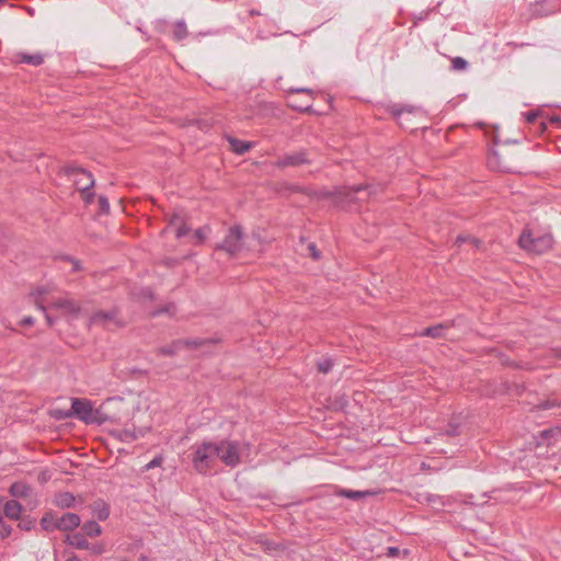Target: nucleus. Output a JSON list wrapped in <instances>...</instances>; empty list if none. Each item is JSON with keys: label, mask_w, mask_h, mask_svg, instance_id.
I'll list each match as a JSON object with an SVG mask.
<instances>
[{"label": "nucleus", "mask_w": 561, "mask_h": 561, "mask_svg": "<svg viewBox=\"0 0 561 561\" xmlns=\"http://www.w3.org/2000/svg\"><path fill=\"white\" fill-rule=\"evenodd\" d=\"M142 294L144 296H147V297H152V291L150 288H146V289H142Z\"/></svg>", "instance_id": "obj_50"}, {"label": "nucleus", "mask_w": 561, "mask_h": 561, "mask_svg": "<svg viewBox=\"0 0 561 561\" xmlns=\"http://www.w3.org/2000/svg\"><path fill=\"white\" fill-rule=\"evenodd\" d=\"M469 240H471L473 243H478V241L476 239H471L470 237L458 236L456 238V244H462Z\"/></svg>", "instance_id": "obj_47"}, {"label": "nucleus", "mask_w": 561, "mask_h": 561, "mask_svg": "<svg viewBox=\"0 0 561 561\" xmlns=\"http://www.w3.org/2000/svg\"><path fill=\"white\" fill-rule=\"evenodd\" d=\"M433 497H434V495H428V496H427V501H428V502H432V501H433Z\"/></svg>", "instance_id": "obj_58"}, {"label": "nucleus", "mask_w": 561, "mask_h": 561, "mask_svg": "<svg viewBox=\"0 0 561 561\" xmlns=\"http://www.w3.org/2000/svg\"><path fill=\"white\" fill-rule=\"evenodd\" d=\"M33 323H34V318H33V317H31V316L24 317V318L21 320V322H20V324H21V325H24V327H25V325H32Z\"/></svg>", "instance_id": "obj_49"}, {"label": "nucleus", "mask_w": 561, "mask_h": 561, "mask_svg": "<svg viewBox=\"0 0 561 561\" xmlns=\"http://www.w3.org/2000/svg\"><path fill=\"white\" fill-rule=\"evenodd\" d=\"M518 244L528 252L542 254L552 249L553 237L550 233L534 236L530 230H524L519 236Z\"/></svg>", "instance_id": "obj_4"}, {"label": "nucleus", "mask_w": 561, "mask_h": 561, "mask_svg": "<svg viewBox=\"0 0 561 561\" xmlns=\"http://www.w3.org/2000/svg\"><path fill=\"white\" fill-rule=\"evenodd\" d=\"M182 341V347L183 346H186V347H190V348H198L205 344H208V343H216L217 340H213V339H199V337H196V339H186V340H181Z\"/></svg>", "instance_id": "obj_24"}, {"label": "nucleus", "mask_w": 561, "mask_h": 561, "mask_svg": "<svg viewBox=\"0 0 561 561\" xmlns=\"http://www.w3.org/2000/svg\"><path fill=\"white\" fill-rule=\"evenodd\" d=\"M283 193L291 194V193H305L307 194V190L300 185L297 184H284V191Z\"/></svg>", "instance_id": "obj_31"}, {"label": "nucleus", "mask_w": 561, "mask_h": 561, "mask_svg": "<svg viewBox=\"0 0 561 561\" xmlns=\"http://www.w3.org/2000/svg\"><path fill=\"white\" fill-rule=\"evenodd\" d=\"M312 163L309 151L300 149L297 151L286 152L278 157L275 161V167L278 169H286L289 167L297 168L301 165H309Z\"/></svg>", "instance_id": "obj_8"}, {"label": "nucleus", "mask_w": 561, "mask_h": 561, "mask_svg": "<svg viewBox=\"0 0 561 561\" xmlns=\"http://www.w3.org/2000/svg\"><path fill=\"white\" fill-rule=\"evenodd\" d=\"M402 552H403L404 557L409 556V553H410V551L408 549H404Z\"/></svg>", "instance_id": "obj_57"}, {"label": "nucleus", "mask_w": 561, "mask_h": 561, "mask_svg": "<svg viewBox=\"0 0 561 561\" xmlns=\"http://www.w3.org/2000/svg\"><path fill=\"white\" fill-rule=\"evenodd\" d=\"M546 128H547L546 123L541 122L540 123V130L543 131Z\"/></svg>", "instance_id": "obj_54"}, {"label": "nucleus", "mask_w": 561, "mask_h": 561, "mask_svg": "<svg viewBox=\"0 0 561 561\" xmlns=\"http://www.w3.org/2000/svg\"><path fill=\"white\" fill-rule=\"evenodd\" d=\"M190 227L187 225H185L184 222H182L181 225H179L176 227V231H175V237L178 239H181L183 237H185L188 232H190Z\"/></svg>", "instance_id": "obj_38"}, {"label": "nucleus", "mask_w": 561, "mask_h": 561, "mask_svg": "<svg viewBox=\"0 0 561 561\" xmlns=\"http://www.w3.org/2000/svg\"><path fill=\"white\" fill-rule=\"evenodd\" d=\"M287 93L289 96L291 94H307L310 96V99H313L314 91L308 88H290Z\"/></svg>", "instance_id": "obj_35"}, {"label": "nucleus", "mask_w": 561, "mask_h": 561, "mask_svg": "<svg viewBox=\"0 0 561 561\" xmlns=\"http://www.w3.org/2000/svg\"><path fill=\"white\" fill-rule=\"evenodd\" d=\"M81 518L76 513H65L58 516V530L60 531H72L80 526Z\"/></svg>", "instance_id": "obj_10"}, {"label": "nucleus", "mask_w": 561, "mask_h": 561, "mask_svg": "<svg viewBox=\"0 0 561 561\" xmlns=\"http://www.w3.org/2000/svg\"><path fill=\"white\" fill-rule=\"evenodd\" d=\"M19 528L25 531H30L35 527V519L31 517L22 518L19 523Z\"/></svg>", "instance_id": "obj_32"}, {"label": "nucleus", "mask_w": 561, "mask_h": 561, "mask_svg": "<svg viewBox=\"0 0 561 561\" xmlns=\"http://www.w3.org/2000/svg\"><path fill=\"white\" fill-rule=\"evenodd\" d=\"M174 308H175V306L173 304H169V305H167L165 307H163L161 309L154 310L152 312V316L156 317V316H159L161 313H170Z\"/></svg>", "instance_id": "obj_41"}, {"label": "nucleus", "mask_w": 561, "mask_h": 561, "mask_svg": "<svg viewBox=\"0 0 561 561\" xmlns=\"http://www.w3.org/2000/svg\"><path fill=\"white\" fill-rule=\"evenodd\" d=\"M91 323L94 325L108 327L111 323L119 325L121 322L117 320V310L112 309L108 311H98L91 316Z\"/></svg>", "instance_id": "obj_9"}, {"label": "nucleus", "mask_w": 561, "mask_h": 561, "mask_svg": "<svg viewBox=\"0 0 561 561\" xmlns=\"http://www.w3.org/2000/svg\"><path fill=\"white\" fill-rule=\"evenodd\" d=\"M550 122L553 123V124H560L561 123V119L559 116H552L550 118Z\"/></svg>", "instance_id": "obj_51"}, {"label": "nucleus", "mask_w": 561, "mask_h": 561, "mask_svg": "<svg viewBox=\"0 0 561 561\" xmlns=\"http://www.w3.org/2000/svg\"><path fill=\"white\" fill-rule=\"evenodd\" d=\"M87 536L81 533H76L72 536L67 537V541L70 546L77 549H90V543L85 538Z\"/></svg>", "instance_id": "obj_22"}, {"label": "nucleus", "mask_w": 561, "mask_h": 561, "mask_svg": "<svg viewBox=\"0 0 561 561\" xmlns=\"http://www.w3.org/2000/svg\"><path fill=\"white\" fill-rule=\"evenodd\" d=\"M9 492L13 497H27L31 493V486L18 481L11 484Z\"/></svg>", "instance_id": "obj_19"}, {"label": "nucleus", "mask_w": 561, "mask_h": 561, "mask_svg": "<svg viewBox=\"0 0 561 561\" xmlns=\"http://www.w3.org/2000/svg\"><path fill=\"white\" fill-rule=\"evenodd\" d=\"M218 450L217 459L226 466L234 468L240 463L239 443L236 440L221 439L215 443Z\"/></svg>", "instance_id": "obj_6"}, {"label": "nucleus", "mask_w": 561, "mask_h": 561, "mask_svg": "<svg viewBox=\"0 0 561 561\" xmlns=\"http://www.w3.org/2000/svg\"><path fill=\"white\" fill-rule=\"evenodd\" d=\"M79 268V263L76 261L73 262V270L77 271Z\"/></svg>", "instance_id": "obj_56"}, {"label": "nucleus", "mask_w": 561, "mask_h": 561, "mask_svg": "<svg viewBox=\"0 0 561 561\" xmlns=\"http://www.w3.org/2000/svg\"><path fill=\"white\" fill-rule=\"evenodd\" d=\"M556 405H557V404H556V402H554V401L547 400V401H545V402L540 403V404L538 405V408H539V409H541V410H548V409H551V408H553V407H556Z\"/></svg>", "instance_id": "obj_46"}, {"label": "nucleus", "mask_w": 561, "mask_h": 561, "mask_svg": "<svg viewBox=\"0 0 561 561\" xmlns=\"http://www.w3.org/2000/svg\"><path fill=\"white\" fill-rule=\"evenodd\" d=\"M75 502V495L70 492H59L54 496V504L62 510L72 507Z\"/></svg>", "instance_id": "obj_16"}, {"label": "nucleus", "mask_w": 561, "mask_h": 561, "mask_svg": "<svg viewBox=\"0 0 561 561\" xmlns=\"http://www.w3.org/2000/svg\"><path fill=\"white\" fill-rule=\"evenodd\" d=\"M53 306L57 309H65L71 313H76L80 309L75 300L68 298H58L53 302Z\"/></svg>", "instance_id": "obj_21"}, {"label": "nucleus", "mask_w": 561, "mask_h": 561, "mask_svg": "<svg viewBox=\"0 0 561 561\" xmlns=\"http://www.w3.org/2000/svg\"><path fill=\"white\" fill-rule=\"evenodd\" d=\"M288 105L296 110V111H299V112H304V113H308V112H311V108H312V104L311 103H307V104H296V102H294L293 100H288Z\"/></svg>", "instance_id": "obj_33"}, {"label": "nucleus", "mask_w": 561, "mask_h": 561, "mask_svg": "<svg viewBox=\"0 0 561 561\" xmlns=\"http://www.w3.org/2000/svg\"><path fill=\"white\" fill-rule=\"evenodd\" d=\"M249 14H250V15H252V16H254V15H260L261 13H260V11H257V10H255V9H251V10L249 11Z\"/></svg>", "instance_id": "obj_52"}, {"label": "nucleus", "mask_w": 561, "mask_h": 561, "mask_svg": "<svg viewBox=\"0 0 561 561\" xmlns=\"http://www.w3.org/2000/svg\"><path fill=\"white\" fill-rule=\"evenodd\" d=\"M92 550H93V552H95V553H101V552L103 551L102 547H99V546H98V547H96V546H94V547L92 548Z\"/></svg>", "instance_id": "obj_53"}, {"label": "nucleus", "mask_w": 561, "mask_h": 561, "mask_svg": "<svg viewBox=\"0 0 561 561\" xmlns=\"http://www.w3.org/2000/svg\"><path fill=\"white\" fill-rule=\"evenodd\" d=\"M65 173L73 179V184L80 192L90 191L94 187V178L90 171L76 164H69L65 168Z\"/></svg>", "instance_id": "obj_7"}, {"label": "nucleus", "mask_w": 561, "mask_h": 561, "mask_svg": "<svg viewBox=\"0 0 561 561\" xmlns=\"http://www.w3.org/2000/svg\"><path fill=\"white\" fill-rule=\"evenodd\" d=\"M92 513L99 520L103 522L110 516V506L102 500L95 501L92 505Z\"/></svg>", "instance_id": "obj_17"}, {"label": "nucleus", "mask_w": 561, "mask_h": 561, "mask_svg": "<svg viewBox=\"0 0 561 561\" xmlns=\"http://www.w3.org/2000/svg\"><path fill=\"white\" fill-rule=\"evenodd\" d=\"M335 494L339 496H343V497L353 500V501H357V500L370 496L374 493L370 491H353V490L340 489L339 491L335 492Z\"/></svg>", "instance_id": "obj_20"}, {"label": "nucleus", "mask_w": 561, "mask_h": 561, "mask_svg": "<svg viewBox=\"0 0 561 561\" xmlns=\"http://www.w3.org/2000/svg\"><path fill=\"white\" fill-rule=\"evenodd\" d=\"M99 207L103 214H107L110 211V203L104 195L99 196Z\"/></svg>", "instance_id": "obj_37"}, {"label": "nucleus", "mask_w": 561, "mask_h": 561, "mask_svg": "<svg viewBox=\"0 0 561 561\" xmlns=\"http://www.w3.org/2000/svg\"><path fill=\"white\" fill-rule=\"evenodd\" d=\"M451 324L449 323H438L436 325L427 327L422 332H420V336H428L433 339H439L443 337L445 334V331L450 328Z\"/></svg>", "instance_id": "obj_15"}, {"label": "nucleus", "mask_w": 561, "mask_h": 561, "mask_svg": "<svg viewBox=\"0 0 561 561\" xmlns=\"http://www.w3.org/2000/svg\"><path fill=\"white\" fill-rule=\"evenodd\" d=\"M228 141L230 144L231 150L237 154H243L253 147L252 142L243 141L233 137H228Z\"/></svg>", "instance_id": "obj_18"}, {"label": "nucleus", "mask_w": 561, "mask_h": 561, "mask_svg": "<svg viewBox=\"0 0 561 561\" xmlns=\"http://www.w3.org/2000/svg\"><path fill=\"white\" fill-rule=\"evenodd\" d=\"M81 529L88 537H98L102 534V528L95 520L85 522Z\"/></svg>", "instance_id": "obj_23"}, {"label": "nucleus", "mask_w": 561, "mask_h": 561, "mask_svg": "<svg viewBox=\"0 0 561 561\" xmlns=\"http://www.w3.org/2000/svg\"><path fill=\"white\" fill-rule=\"evenodd\" d=\"M182 348V341H173L170 345L162 346L158 350L159 354L173 356Z\"/></svg>", "instance_id": "obj_25"}, {"label": "nucleus", "mask_w": 561, "mask_h": 561, "mask_svg": "<svg viewBox=\"0 0 561 561\" xmlns=\"http://www.w3.org/2000/svg\"><path fill=\"white\" fill-rule=\"evenodd\" d=\"M12 527L4 523V520L0 524V536L7 538L11 535Z\"/></svg>", "instance_id": "obj_39"}, {"label": "nucleus", "mask_w": 561, "mask_h": 561, "mask_svg": "<svg viewBox=\"0 0 561 561\" xmlns=\"http://www.w3.org/2000/svg\"><path fill=\"white\" fill-rule=\"evenodd\" d=\"M308 251L310 253V256L314 260H319L321 254H320V251L318 250L317 245L314 243H310L308 245Z\"/></svg>", "instance_id": "obj_40"}, {"label": "nucleus", "mask_w": 561, "mask_h": 561, "mask_svg": "<svg viewBox=\"0 0 561 561\" xmlns=\"http://www.w3.org/2000/svg\"><path fill=\"white\" fill-rule=\"evenodd\" d=\"M559 356L561 357V350H560V354H559Z\"/></svg>", "instance_id": "obj_62"}, {"label": "nucleus", "mask_w": 561, "mask_h": 561, "mask_svg": "<svg viewBox=\"0 0 561 561\" xmlns=\"http://www.w3.org/2000/svg\"><path fill=\"white\" fill-rule=\"evenodd\" d=\"M182 222H183V221H182V218H181V216H180L179 214H173V215L171 216L170 220H169V224H170L171 226H176V227H178L179 225H181Z\"/></svg>", "instance_id": "obj_45"}, {"label": "nucleus", "mask_w": 561, "mask_h": 561, "mask_svg": "<svg viewBox=\"0 0 561 561\" xmlns=\"http://www.w3.org/2000/svg\"><path fill=\"white\" fill-rule=\"evenodd\" d=\"M72 417L85 424H104L107 416L100 410L94 409L92 402L85 398H71Z\"/></svg>", "instance_id": "obj_3"}, {"label": "nucleus", "mask_w": 561, "mask_h": 561, "mask_svg": "<svg viewBox=\"0 0 561 561\" xmlns=\"http://www.w3.org/2000/svg\"><path fill=\"white\" fill-rule=\"evenodd\" d=\"M51 417L57 421H64L72 417L71 408L69 410L55 409L50 412Z\"/></svg>", "instance_id": "obj_29"}, {"label": "nucleus", "mask_w": 561, "mask_h": 561, "mask_svg": "<svg viewBox=\"0 0 561 561\" xmlns=\"http://www.w3.org/2000/svg\"><path fill=\"white\" fill-rule=\"evenodd\" d=\"M14 61L16 64H27V65L37 67L44 62V55L41 53H35V54L16 53L14 55Z\"/></svg>", "instance_id": "obj_11"}, {"label": "nucleus", "mask_w": 561, "mask_h": 561, "mask_svg": "<svg viewBox=\"0 0 561 561\" xmlns=\"http://www.w3.org/2000/svg\"><path fill=\"white\" fill-rule=\"evenodd\" d=\"M467 67H468V61L466 59H463L462 57H455L451 60V68L454 70L460 71V70L467 69Z\"/></svg>", "instance_id": "obj_30"}, {"label": "nucleus", "mask_w": 561, "mask_h": 561, "mask_svg": "<svg viewBox=\"0 0 561 561\" xmlns=\"http://www.w3.org/2000/svg\"><path fill=\"white\" fill-rule=\"evenodd\" d=\"M188 32L184 21H178L173 30V38L178 42L186 38Z\"/></svg>", "instance_id": "obj_26"}, {"label": "nucleus", "mask_w": 561, "mask_h": 561, "mask_svg": "<svg viewBox=\"0 0 561 561\" xmlns=\"http://www.w3.org/2000/svg\"><path fill=\"white\" fill-rule=\"evenodd\" d=\"M82 193V199L85 204H91L94 199V193L90 191L81 192Z\"/></svg>", "instance_id": "obj_42"}, {"label": "nucleus", "mask_w": 561, "mask_h": 561, "mask_svg": "<svg viewBox=\"0 0 561 561\" xmlns=\"http://www.w3.org/2000/svg\"><path fill=\"white\" fill-rule=\"evenodd\" d=\"M333 359L331 357H322L318 360V370L322 374H328L333 368Z\"/></svg>", "instance_id": "obj_28"}, {"label": "nucleus", "mask_w": 561, "mask_h": 561, "mask_svg": "<svg viewBox=\"0 0 561 561\" xmlns=\"http://www.w3.org/2000/svg\"><path fill=\"white\" fill-rule=\"evenodd\" d=\"M245 234L241 225H233L229 228L222 242L216 244V250H221L229 255H236L242 249V241Z\"/></svg>", "instance_id": "obj_5"}, {"label": "nucleus", "mask_w": 561, "mask_h": 561, "mask_svg": "<svg viewBox=\"0 0 561 561\" xmlns=\"http://www.w3.org/2000/svg\"><path fill=\"white\" fill-rule=\"evenodd\" d=\"M38 308L44 312L47 324L51 327L55 320L47 313L46 308L44 306L38 305Z\"/></svg>", "instance_id": "obj_48"}, {"label": "nucleus", "mask_w": 561, "mask_h": 561, "mask_svg": "<svg viewBox=\"0 0 561 561\" xmlns=\"http://www.w3.org/2000/svg\"><path fill=\"white\" fill-rule=\"evenodd\" d=\"M376 193V187L368 184L336 187L335 205L341 208H347L363 201L364 197L360 195H365V197L368 198Z\"/></svg>", "instance_id": "obj_2"}, {"label": "nucleus", "mask_w": 561, "mask_h": 561, "mask_svg": "<svg viewBox=\"0 0 561 561\" xmlns=\"http://www.w3.org/2000/svg\"><path fill=\"white\" fill-rule=\"evenodd\" d=\"M416 110L417 108L413 105H403V104H399V103H392V104L388 105V107H387V112L391 116H393L397 121H400L401 116L404 113L412 114ZM399 123L402 125L401 122H399Z\"/></svg>", "instance_id": "obj_14"}, {"label": "nucleus", "mask_w": 561, "mask_h": 561, "mask_svg": "<svg viewBox=\"0 0 561 561\" xmlns=\"http://www.w3.org/2000/svg\"><path fill=\"white\" fill-rule=\"evenodd\" d=\"M192 463L202 474L208 473L217 461L218 450L214 442H202L192 446Z\"/></svg>", "instance_id": "obj_1"}, {"label": "nucleus", "mask_w": 561, "mask_h": 561, "mask_svg": "<svg viewBox=\"0 0 561 561\" xmlns=\"http://www.w3.org/2000/svg\"><path fill=\"white\" fill-rule=\"evenodd\" d=\"M4 0H0V3H2Z\"/></svg>", "instance_id": "obj_61"}, {"label": "nucleus", "mask_w": 561, "mask_h": 561, "mask_svg": "<svg viewBox=\"0 0 561 561\" xmlns=\"http://www.w3.org/2000/svg\"><path fill=\"white\" fill-rule=\"evenodd\" d=\"M548 433H549L548 431H543L542 435L546 436V435H548Z\"/></svg>", "instance_id": "obj_60"}, {"label": "nucleus", "mask_w": 561, "mask_h": 561, "mask_svg": "<svg viewBox=\"0 0 561 561\" xmlns=\"http://www.w3.org/2000/svg\"><path fill=\"white\" fill-rule=\"evenodd\" d=\"M3 514L13 520H19L23 511V506L15 500H9L3 506Z\"/></svg>", "instance_id": "obj_13"}, {"label": "nucleus", "mask_w": 561, "mask_h": 561, "mask_svg": "<svg viewBox=\"0 0 561 561\" xmlns=\"http://www.w3.org/2000/svg\"><path fill=\"white\" fill-rule=\"evenodd\" d=\"M140 560H141V561H146V560H147V557L141 556V557H140Z\"/></svg>", "instance_id": "obj_59"}, {"label": "nucleus", "mask_w": 561, "mask_h": 561, "mask_svg": "<svg viewBox=\"0 0 561 561\" xmlns=\"http://www.w3.org/2000/svg\"><path fill=\"white\" fill-rule=\"evenodd\" d=\"M525 117H526V121L529 122V123H535L537 121V118L539 117V113L538 112H535V111H528L526 114H525Z\"/></svg>", "instance_id": "obj_43"}, {"label": "nucleus", "mask_w": 561, "mask_h": 561, "mask_svg": "<svg viewBox=\"0 0 561 561\" xmlns=\"http://www.w3.org/2000/svg\"><path fill=\"white\" fill-rule=\"evenodd\" d=\"M67 561H81L78 557L73 556L69 558Z\"/></svg>", "instance_id": "obj_55"}, {"label": "nucleus", "mask_w": 561, "mask_h": 561, "mask_svg": "<svg viewBox=\"0 0 561 561\" xmlns=\"http://www.w3.org/2000/svg\"><path fill=\"white\" fill-rule=\"evenodd\" d=\"M209 231H210V228L208 226L201 227L195 230L194 237L197 239L198 243H203Z\"/></svg>", "instance_id": "obj_34"}, {"label": "nucleus", "mask_w": 561, "mask_h": 561, "mask_svg": "<svg viewBox=\"0 0 561 561\" xmlns=\"http://www.w3.org/2000/svg\"><path fill=\"white\" fill-rule=\"evenodd\" d=\"M162 462H163V456L162 455H157L151 461H149L145 466V470H150V469H153V468H157V467H161Z\"/></svg>", "instance_id": "obj_36"}, {"label": "nucleus", "mask_w": 561, "mask_h": 561, "mask_svg": "<svg viewBox=\"0 0 561 561\" xmlns=\"http://www.w3.org/2000/svg\"><path fill=\"white\" fill-rule=\"evenodd\" d=\"M307 195L310 197L318 198V199L333 198V201L335 202L336 188L312 191V192H308Z\"/></svg>", "instance_id": "obj_27"}, {"label": "nucleus", "mask_w": 561, "mask_h": 561, "mask_svg": "<svg viewBox=\"0 0 561 561\" xmlns=\"http://www.w3.org/2000/svg\"><path fill=\"white\" fill-rule=\"evenodd\" d=\"M39 525L41 528L47 533L58 530V515L53 511L46 512L41 518Z\"/></svg>", "instance_id": "obj_12"}, {"label": "nucleus", "mask_w": 561, "mask_h": 561, "mask_svg": "<svg viewBox=\"0 0 561 561\" xmlns=\"http://www.w3.org/2000/svg\"><path fill=\"white\" fill-rule=\"evenodd\" d=\"M401 553V550L398 547H389L387 549V557L389 558H397Z\"/></svg>", "instance_id": "obj_44"}]
</instances>
